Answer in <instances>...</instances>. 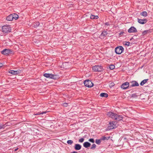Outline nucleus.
Masks as SVG:
<instances>
[{"label":"nucleus","instance_id":"9","mask_svg":"<svg viewBox=\"0 0 153 153\" xmlns=\"http://www.w3.org/2000/svg\"><path fill=\"white\" fill-rule=\"evenodd\" d=\"M139 85L138 83L135 81H132L130 83V87H133L135 86H138Z\"/></svg>","mask_w":153,"mask_h":153},{"label":"nucleus","instance_id":"28","mask_svg":"<svg viewBox=\"0 0 153 153\" xmlns=\"http://www.w3.org/2000/svg\"><path fill=\"white\" fill-rule=\"evenodd\" d=\"M96 145L95 144H94L92 145V146L91 147V149H94L96 148Z\"/></svg>","mask_w":153,"mask_h":153},{"label":"nucleus","instance_id":"8","mask_svg":"<svg viewBox=\"0 0 153 153\" xmlns=\"http://www.w3.org/2000/svg\"><path fill=\"white\" fill-rule=\"evenodd\" d=\"M121 88L123 89H125L130 87L129 83V82H126L123 83L121 85Z\"/></svg>","mask_w":153,"mask_h":153},{"label":"nucleus","instance_id":"16","mask_svg":"<svg viewBox=\"0 0 153 153\" xmlns=\"http://www.w3.org/2000/svg\"><path fill=\"white\" fill-rule=\"evenodd\" d=\"M91 145V143L87 142H85L83 144L84 147L85 148H88L90 147Z\"/></svg>","mask_w":153,"mask_h":153},{"label":"nucleus","instance_id":"15","mask_svg":"<svg viewBox=\"0 0 153 153\" xmlns=\"http://www.w3.org/2000/svg\"><path fill=\"white\" fill-rule=\"evenodd\" d=\"M81 146L79 144H76L75 145L74 149L76 150H79L81 149Z\"/></svg>","mask_w":153,"mask_h":153},{"label":"nucleus","instance_id":"30","mask_svg":"<svg viewBox=\"0 0 153 153\" xmlns=\"http://www.w3.org/2000/svg\"><path fill=\"white\" fill-rule=\"evenodd\" d=\"M35 25H34V26L35 27H36L39 26V22H37L35 23Z\"/></svg>","mask_w":153,"mask_h":153},{"label":"nucleus","instance_id":"22","mask_svg":"<svg viewBox=\"0 0 153 153\" xmlns=\"http://www.w3.org/2000/svg\"><path fill=\"white\" fill-rule=\"evenodd\" d=\"M140 15L145 17L147 16V13L146 11H143L140 13Z\"/></svg>","mask_w":153,"mask_h":153},{"label":"nucleus","instance_id":"45","mask_svg":"<svg viewBox=\"0 0 153 153\" xmlns=\"http://www.w3.org/2000/svg\"><path fill=\"white\" fill-rule=\"evenodd\" d=\"M7 123H6L5 124H6Z\"/></svg>","mask_w":153,"mask_h":153},{"label":"nucleus","instance_id":"41","mask_svg":"<svg viewBox=\"0 0 153 153\" xmlns=\"http://www.w3.org/2000/svg\"><path fill=\"white\" fill-rule=\"evenodd\" d=\"M18 148L15 149L14 150V151H15H15H16L18 150Z\"/></svg>","mask_w":153,"mask_h":153},{"label":"nucleus","instance_id":"37","mask_svg":"<svg viewBox=\"0 0 153 153\" xmlns=\"http://www.w3.org/2000/svg\"><path fill=\"white\" fill-rule=\"evenodd\" d=\"M99 18L97 16H94V19H98Z\"/></svg>","mask_w":153,"mask_h":153},{"label":"nucleus","instance_id":"19","mask_svg":"<svg viewBox=\"0 0 153 153\" xmlns=\"http://www.w3.org/2000/svg\"><path fill=\"white\" fill-rule=\"evenodd\" d=\"M151 31L150 30H146L143 31L142 33V34L143 35H145L147 34L150 33Z\"/></svg>","mask_w":153,"mask_h":153},{"label":"nucleus","instance_id":"34","mask_svg":"<svg viewBox=\"0 0 153 153\" xmlns=\"http://www.w3.org/2000/svg\"><path fill=\"white\" fill-rule=\"evenodd\" d=\"M90 18L92 19H94V16L91 15L90 16Z\"/></svg>","mask_w":153,"mask_h":153},{"label":"nucleus","instance_id":"17","mask_svg":"<svg viewBox=\"0 0 153 153\" xmlns=\"http://www.w3.org/2000/svg\"><path fill=\"white\" fill-rule=\"evenodd\" d=\"M11 15H12V16H13L12 17H13V20H16L18 19L19 18V16L16 13H13Z\"/></svg>","mask_w":153,"mask_h":153},{"label":"nucleus","instance_id":"44","mask_svg":"<svg viewBox=\"0 0 153 153\" xmlns=\"http://www.w3.org/2000/svg\"><path fill=\"white\" fill-rule=\"evenodd\" d=\"M31 70H33V69L32 68H31Z\"/></svg>","mask_w":153,"mask_h":153},{"label":"nucleus","instance_id":"32","mask_svg":"<svg viewBox=\"0 0 153 153\" xmlns=\"http://www.w3.org/2000/svg\"><path fill=\"white\" fill-rule=\"evenodd\" d=\"M88 141L91 142L92 143H94V139L91 138L88 140Z\"/></svg>","mask_w":153,"mask_h":153},{"label":"nucleus","instance_id":"20","mask_svg":"<svg viewBox=\"0 0 153 153\" xmlns=\"http://www.w3.org/2000/svg\"><path fill=\"white\" fill-rule=\"evenodd\" d=\"M148 80V79H144L140 83V85H143L145 84Z\"/></svg>","mask_w":153,"mask_h":153},{"label":"nucleus","instance_id":"14","mask_svg":"<svg viewBox=\"0 0 153 153\" xmlns=\"http://www.w3.org/2000/svg\"><path fill=\"white\" fill-rule=\"evenodd\" d=\"M108 34V32L106 31H103L102 32L100 36V38H103V37L106 36Z\"/></svg>","mask_w":153,"mask_h":153},{"label":"nucleus","instance_id":"11","mask_svg":"<svg viewBox=\"0 0 153 153\" xmlns=\"http://www.w3.org/2000/svg\"><path fill=\"white\" fill-rule=\"evenodd\" d=\"M128 32L129 33H135L137 32V30L135 27H131L128 29Z\"/></svg>","mask_w":153,"mask_h":153},{"label":"nucleus","instance_id":"29","mask_svg":"<svg viewBox=\"0 0 153 153\" xmlns=\"http://www.w3.org/2000/svg\"><path fill=\"white\" fill-rule=\"evenodd\" d=\"M125 45H127V46H128L130 45V43L129 42H125Z\"/></svg>","mask_w":153,"mask_h":153},{"label":"nucleus","instance_id":"13","mask_svg":"<svg viewBox=\"0 0 153 153\" xmlns=\"http://www.w3.org/2000/svg\"><path fill=\"white\" fill-rule=\"evenodd\" d=\"M9 73L13 75H15L20 74V71L10 70L9 71Z\"/></svg>","mask_w":153,"mask_h":153},{"label":"nucleus","instance_id":"1","mask_svg":"<svg viewBox=\"0 0 153 153\" xmlns=\"http://www.w3.org/2000/svg\"><path fill=\"white\" fill-rule=\"evenodd\" d=\"M107 115L109 117L116 121H111L109 122V124H115L117 123V121L121 120L123 119L122 116L117 115L116 113L111 112H108Z\"/></svg>","mask_w":153,"mask_h":153},{"label":"nucleus","instance_id":"6","mask_svg":"<svg viewBox=\"0 0 153 153\" xmlns=\"http://www.w3.org/2000/svg\"><path fill=\"white\" fill-rule=\"evenodd\" d=\"M84 83L85 86L88 87H92L94 84L91 81L88 80H86L84 82Z\"/></svg>","mask_w":153,"mask_h":153},{"label":"nucleus","instance_id":"25","mask_svg":"<svg viewBox=\"0 0 153 153\" xmlns=\"http://www.w3.org/2000/svg\"><path fill=\"white\" fill-rule=\"evenodd\" d=\"M109 137H108V138H107V137H105V136H103V137H101V138L100 139L101 140H108V139L109 138Z\"/></svg>","mask_w":153,"mask_h":153},{"label":"nucleus","instance_id":"31","mask_svg":"<svg viewBox=\"0 0 153 153\" xmlns=\"http://www.w3.org/2000/svg\"><path fill=\"white\" fill-rule=\"evenodd\" d=\"M137 97V96L136 94H133L131 96V97L133 98H136Z\"/></svg>","mask_w":153,"mask_h":153},{"label":"nucleus","instance_id":"33","mask_svg":"<svg viewBox=\"0 0 153 153\" xmlns=\"http://www.w3.org/2000/svg\"><path fill=\"white\" fill-rule=\"evenodd\" d=\"M84 139L83 138H81L79 140V141L80 143H82L84 141Z\"/></svg>","mask_w":153,"mask_h":153},{"label":"nucleus","instance_id":"18","mask_svg":"<svg viewBox=\"0 0 153 153\" xmlns=\"http://www.w3.org/2000/svg\"><path fill=\"white\" fill-rule=\"evenodd\" d=\"M13 16H12V15L10 14L9 16H8L6 18V20L8 21H10L13 20V17H12Z\"/></svg>","mask_w":153,"mask_h":153},{"label":"nucleus","instance_id":"7","mask_svg":"<svg viewBox=\"0 0 153 153\" xmlns=\"http://www.w3.org/2000/svg\"><path fill=\"white\" fill-rule=\"evenodd\" d=\"M13 51L9 49H5L1 51L2 54L4 55H8L12 53Z\"/></svg>","mask_w":153,"mask_h":153},{"label":"nucleus","instance_id":"39","mask_svg":"<svg viewBox=\"0 0 153 153\" xmlns=\"http://www.w3.org/2000/svg\"><path fill=\"white\" fill-rule=\"evenodd\" d=\"M3 65L2 63H0V68L2 67Z\"/></svg>","mask_w":153,"mask_h":153},{"label":"nucleus","instance_id":"12","mask_svg":"<svg viewBox=\"0 0 153 153\" xmlns=\"http://www.w3.org/2000/svg\"><path fill=\"white\" fill-rule=\"evenodd\" d=\"M117 125H112L109 126L105 129L106 131H108L111 129L117 128Z\"/></svg>","mask_w":153,"mask_h":153},{"label":"nucleus","instance_id":"2","mask_svg":"<svg viewBox=\"0 0 153 153\" xmlns=\"http://www.w3.org/2000/svg\"><path fill=\"white\" fill-rule=\"evenodd\" d=\"M11 27L10 25H4L2 27V31L4 33L10 32L11 31Z\"/></svg>","mask_w":153,"mask_h":153},{"label":"nucleus","instance_id":"4","mask_svg":"<svg viewBox=\"0 0 153 153\" xmlns=\"http://www.w3.org/2000/svg\"><path fill=\"white\" fill-rule=\"evenodd\" d=\"M93 70L95 72H101L104 69L102 66L100 65H95L92 68Z\"/></svg>","mask_w":153,"mask_h":153},{"label":"nucleus","instance_id":"23","mask_svg":"<svg viewBox=\"0 0 153 153\" xmlns=\"http://www.w3.org/2000/svg\"><path fill=\"white\" fill-rule=\"evenodd\" d=\"M101 139H96L95 140V143L99 145L101 143Z\"/></svg>","mask_w":153,"mask_h":153},{"label":"nucleus","instance_id":"24","mask_svg":"<svg viewBox=\"0 0 153 153\" xmlns=\"http://www.w3.org/2000/svg\"><path fill=\"white\" fill-rule=\"evenodd\" d=\"M46 113V111H43V112H42L41 113L39 112V113H37V114H34L33 115L34 116H35V115H37L42 114H45V113Z\"/></svg>","mask_w":153,"mask_h":153},{"label":"nucleus","instance_id":"5","mask_svg":"<svg viewBox=\"0 0 153 153\" xmlns=\"http://www.w3.org/2000/svg\"><path fill=\"white\" fill-rule=\"evenodd\" d=\"M124 50V48L122 46H120L117 47L115 48V53L117 54H121Z\"/></svg>","mask_w":153,"mask_h":153},{"label":"nucleus","instance_id":"43","mask_svg":"<svg viewBox=\"0 0 153 153\" xmlns=\"http://www.w3.org/2000/svg\"><path fill=\"white\" fill-rule=\"evenodd\" d=\"M31 73L32 74L34 73V72H32V73Z\"/></svg>","mask_w":153,"mask_h":153},{"label":"nucleus","instance_id":"40","mask_svg":"<svg viewBox=\"0 0 153 153\" xmlns=\"http://www.w3.org/2000/svg\"><path fill=\"white\" fill-rule=\"evenodd\" d=\"M71 153H78L76 151H74L72 152H71Z\"/></svg>","mask_w":153,"mask_h":153},{"label":"nucleus","instance_id":"38","mask_svg":"<svg viewBox=\"0 0 153 153\" xmlns=\"http://www.w3.org/2000/svg\"><path fill=\"white\" fill-rule=\"evenodd\" d=\"M105 25L108 26H109L110 25V24L108 22H106L105 23Z\"/></svg>","mask_w":153,"mask_h":153},{"label":"nucleus","instance_id":"36","mask_svg":"<svg viewBox=\"0 0 153 153\" xmlns=\"http://www.w3.org/2000/svg\"><path fill=\"white\" fill-rule=\"evenodd\" d=\"M4 125H0V129L3 128Z\"/></svg>","mask_w":153,"mask_h":153},{"label":"nucleus","instance_id":"10","mask_svg":"<svg viewBox=\"0 0 153 153\" xmlns=\"http://www.w3.org/2000/svg\"><path fill=\"white\" fill-rule=\"evenodd\" d=\"M147 21V20L146 19H141L139 18L137 19V22L141 24H144L146 23Z\"/></svg>","mask_w":153,"mask_h":153},{"label":"nucleus","instance_id":"21","mask_svg":"<svg viewBox=\"0 0 153 153\" xmlns=\"http://www.w3.org/2000/svg\"><path fill=\"white\" fill-rule=\"evenodd\" d=\"M100 96L102 97H108V95L107 93H101L100 94Z\"/></svg>","mask_w":153,"mask_h":153},{"label":"nucleus","instance_id":"42","mask_svg":"<svg viewBox=\"0 0 153 153\" xmlns=\"http://www.w3.org/2000/svg\"><path fill=\"white\" fill-rule=\"evenodd\" d=\"M113 84H114L113 83H111V86H113Z\"/></svg>","mask_w":153,"mask_h":153},{"label":"nucleus","instance_id":"3","mask_svg":"<svg viewBox=\"0 0 153 153\" xmlns=\"http://www.w3.org/2000/svg\"><path fill=\"white\" fill-rule=\"evenodd\" d=\"M43 76L46 77L53 79H56L58 78V76L56 75L52 74H50L45 73L43 74Z\"/></svg>","mask_w":153,"mask_h":153},{"label":"nucleus","instance_id":"35","mask_svg":"<svg viewBox=\"0 0 153 153\" xmlns=\"http://www.w3.org/2000/svg\"><path fill=\"white\" fill-rule=\"evenodd\" d=\"M68 104L67 103H64L63 104V106L65 107H67L68 106Z\"/></svg>","mask_w":153,"mask_h":153},{"label":"nucleus","instance_id":"27","mask_svg":"<svg viewBox=\"0 0 153 153\" xmlns=\"http://www.w3.org/2000/svg\"><path fill=\"white\" fill-rule=\"evenodd\" d=\"M109 68L111 70L114 69L115 68V66L113 65H110L109 66Z\"/></svg>","mask_w":153,"mask_h":153},{"label":"nucleus","instance_id":"26","mask_svg":"<svg viewBox=\"0 0 153 153\" xmlns=\"http://www.w3.org/2000/svg\"><path fill=\"white\" fill-rule=\"evenodd\" d=\"M73 143V141L71 140H68L67 141V143L69 145L72 144Z\"/></svg>","mask_w":153,"mask_h":153}]
</instances>
